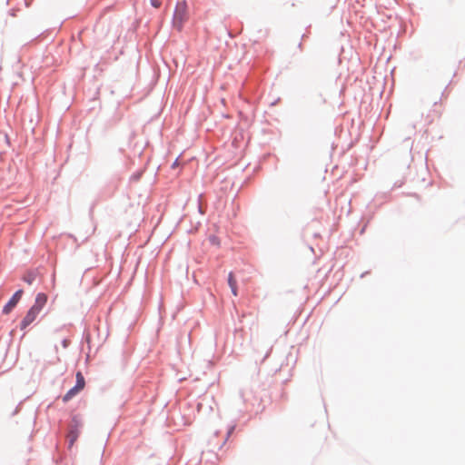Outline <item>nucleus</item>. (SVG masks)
Returning a JSON list of instances; mask_svg holds the SVG:
<instances>
[{"label": "nucleus", "instance_id": "f257e3e1", "mask_svg": "<svg viewBox=\"0 0 465 465\" xmlns=\"http://www.w3.org/2000/svg\"><path fill=\"white\" fill-rule=\"evenodd\" d=\"M47 302V295L45 292H38L35 296V303L29 308L25 317L20 322V329L25 330L29 326L42 311Z\"/></svg>", "mask_w": 465, "mask_h": 465}, {"label": "nucleus", "instance_id": "f03ea898", "mask_svg": "<svg viewBox=\"0 0 465 465\" xmlns=\"http://www.w3.org/2000/svg\"><path fill=\"white\" fill-rule=\"evenodd\" d=\"M75 384L67 391L63 396V401L67 402L72 400L77 393H79L85 386V380L81 371H77L75 375Z\"/></svg>", "mask_w": 465, "mask_h": 465}, {"label": "nucleus", "instance_id": "7ed1b4c3", "mask_svg": "<svg viewBox=\"0 0 465 465\" xmlns=\"http://www.w3.org/2000/svg\"><path fill=\"white\" fill-rule=\"evenodd\" d=\"M186 15L183 14V10L181 9V5L177 3L172 18L173 26L178 31H182Z\"/></svg>", "mask_w": 465, "mask_h": 465}, {"label": "nucleus", "instance_id": "20e7f679", "mask_svg": "<svg viewBox=\"0 0 465 465\" xmlns=\"http://www.w3.org/2000/svg\"><path fill=\"white\" fill-rule=\"evenodd\" d=\"M23 293L24 291L22 289L15 291L11 298L7 301V302L4 305L2 313L5 315L9 314L21 300Z\"/></svg>", "mask_w": 465, "mask_h": 465}, {"label": "nucleus", "instance_id": "39448f33", "mask_svg": "<svg viewBox=\"0 0 465 465\" xmlns=\"http://www.w3.org/2000/svg\"><path fill=\"white\" fill-rule=\"evenodd\" d=\"M80 421L76 416L72 418V425L69 429V447H72L79 436Z\"/></svg>", "mask_w": 465, "mask_h": 465}, {"label": "nucleus", "instance_id": "423d86ee", "mask_svg": "<svg viewBox=\"0 0 465 465\" xmlns=\"http://www.w3.org/2000/svg\"><path fill=\"white\" fill-rule=\"evenodd\" d=\"M36 278V272H28L24 277L23 280L28 284H32Z\"/></svg>", "mask_w": 465, "mask_h": 465}, {"label": "nucleus", "instance_id": "0eeeda50", "mask_svg": "<svg viewBox=\"0 0 465 465\" xmlns=\"http://www.w3.org/2000/svg\"><path fill=\"white\" fill-rule=\"evenodd\" d=\"M232 435V425L227 426V431H226V437L224 438L223 441L222 442L220 449L227 442L228 439Z\"/></svg>", "mask_w": 465, "mask_h": 465}, {"label": "nucleus", "instance_id": "6e6552de", "mask_svg": "<svg viewBox=\"0 0 465 465\" xmlns=\"http://www.w3.org/2000/svg\"><path fill=\"white\" fill-rule=\"evenodd\" d=\"M83 341H85L88 344V346L90 347L91 334L86 328H84V332H83Z\"/></svg>", "mask_w": 465, "mask_h": 465}, {"label": "nucleus", "instance_id": "1a4fd4ad", "mask_svg": "<svg viewBox=\"0 0 465 465\" xmlns=\"http://www.w3.org/2000/svg\"><path fill=\"white\" fill-rule=\"evenodd\" d=\"M325 103L326 100L322 94L317 95L314 99V104L318 106L324 104Z\"/></svg>", "mask_w": 465, "mask_h": 465}, {"label": "nucleus", "instance_id": "9d476101", "mask_svg": "<svg viewBox=\"0 0 465 465\" xmlns=\"http://www.w3.org/2000/svg\"><path fill=\"white\" fill-rule=\"evenodd\" d=\"M202 198H203V194H199V196H198V212H199V213L203 214L205 213V209L202 204Z\"/></svg>", "mask_w": 465, "mask_h": 465}, {"label": "nucleus", "instance_id": "9b49d317", "mask_svg": "<svg viewBox=\"0 0 465 465\" xmlns=\"http://www.w3.org/2000/svg\"><path fill=\"white\" fill-rule=\"evenodd\" d=\"M142 172H135L131 176H130V181L131 182H137L140 180L141 176H142Z\"/></svg>", "mask_w": 465, "mask_h": 465}, {"label": "nucleus", "instance_id": "f8f14e48", "mask_svg": "<svg viewBox=\"0 0 465 465\" xmlns=\"http://www.w3.org/2000/svg\"><path fill=\"white\" fill-rule=\"evenodd\" d=\"M232 282H233V279H232V271H230L228 272V276H227V283H228V286L230 287L231 291L232 292Z\"/></svg>", "mask_w": 465, "mask_h": 465}, {"label": "nucleus", "instance_id": "ddd939ff", "mask_svg": "<svg viewBox=\"0 0 465 465\" xmlns=\"http://www.w3.org/2000/svg\"><path fill=\"white\" fill-rule=\"evenodd\" d=\"M150 4L154 8H159L161 6V1L160 0H150Z\"/></svg>", "mask_w": 465, "mask_h": 465}, {"label": "nucleus", "instance_id": "4468645a", "mask_svg": "<svg viewBox=\"0 0 465 465\" xmlns=\"http://www.w3.org/2000/svg\"><path fill=\"white\" fill-rule=\"evenodd\" d=\"M179 5H181V9L183 10V14L186 15V11H187V2L185 0H183L182 2H178Z\"/></svg>", "mask_w": 465, "mask_h": 465}, {"label": "nucleus", "instance_id": "2eb2a0df", "mask_svg": "<svg viewBox=\"0 0 465 465\" xmlns=\"http://www.w3.org/2000/svg\"><path fill=\"white\" fill-rule=\"evenodd\" d=\"M61 344L64 349H66L70 344V341L68 339L64 338L62 340Z\"/></svg>", "mask_w": 465, "mask_h": 465}, {"label": "nucleus", "instance_id": "dca6fc26", "mask_svg": "<svg viewBox=\"0 0 465 465\" xmlns=\"http://www.w3.org/2000/svg\"><path fill=\"white\" fill-rule=\"evenodd\" d=\"M21 403H22V402H19V403L17 404V406L15 407V409L11 412L10 417H14V416H15V415L18 413V411H19V407H20Z\"/></svg>", "mask_w": 465, "mask_h": 465}, {"label": "nucleus", "instance_id": "f3484780", "mask_svg": "<svg viewBox=\"0 0 465 465\" xmlns=\"http://www.w3.org/2000/svg\"><path fill=\"white\" fill-rule=\"evenodd\" d=\"M178 160H179V156H178V157L174 160V162L172 163V165H171V168H172V169H174L175 167H177V166H178V164H179Z\"/></svg>", "mask_w": 465, "mask_h": 465}, {"label": "nucleus", "instance_id": "a211bd4d", "mask_svg": "<svg viewBox=\"0 0 465 465\" xmlns=\"http://www.w3.org/2000/svg\"><path fill=\"white\" fill-rule=\"evenodd\" d=\"M228 35H229L230 38L232 39V31L230 30V29L228 30Z\"/></svg>", "mask_w": 465, "mask_h": 465}]
</instances>
